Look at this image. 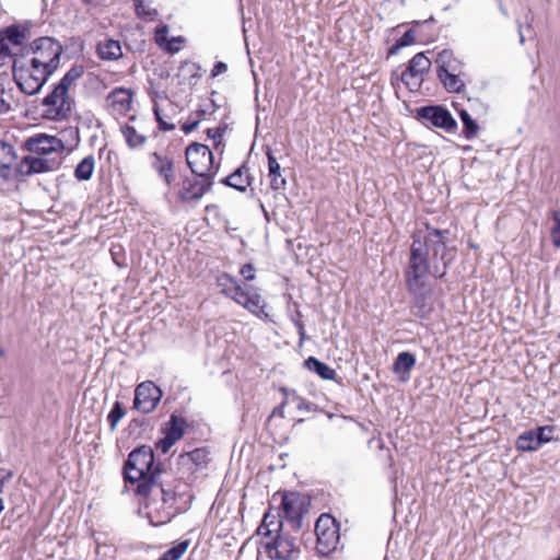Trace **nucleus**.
<instances>
[{
    "label": "nucleus",
    "mask_w": 560,
    "mask_h": 560,
    "mask_svg": "<svg viewBox=\"0 0 560 560\" xmlns=\"http://www.w3.org/2000/svg\"><path fill=\"white\" fill-rule=\"evenodd\" d=\"M151 165L167 186L175 180V168L173 159L158 152L151 154Z\"/></svg>",
    "instance_id": "20"
},
{
    "label": "nucleus",
    "mask_w": 560,
    "mask_h": 560,
    "mask_svg": "<svg viewBox=\"0 0 560 560\" xmlns=\"http://www.w3.org/2000/svg\"><path fill=\"white\" fill-rule=\"evenodd\" d=\"M175 443L176 441L174 439L165 434V436L155 444V447L162 454H166Z\"/></svg>",
    "instance_id": "46"
},
{
    "label": "nucleus",
    "mask_w": 560,
    "mask_h": 560,
    "mask_svg": "<svg viewBox=\"0 0 560 560\" xmlns=\"http://www.w3.org/2000/svg\"><path fill=\"white\" fill-rule=\"evenodd\" d=\"M167 43H171V45L173 47H176L175 44H182L183 43V38L182 37H173L171 40L167 39Z\"/></svg>",
    "instance_id": "57"
},
{
    "label": "nucleus",
    "mask_w": 560,
    "mask_h": 560,
    "mask_svg": "<svg viewBox=\"0 0 560 560\" xmlns=\"http://www.w3.org/2000/svg\"><path fill=\"white\" fill-rule=\"evenodd\" d=\"M315 534L317 538L316 550L322 556H328L336 550L339 542V528L335 518L323 514L315 524Z\"/></svg>",
    "instance_id": "6"
},
{
    "label": "nucleus",
    "mask_w": 560,
    "mask_h": 560,
    "mask_svg": "<svg viewBox=\"0 0 560 560\" xmlns=\"http://www.w3.org/2000/svg\"><path fill=\"white\" fill-rule=\"evenodd\" d=\"M418 115L430 121L434 127L452 131L456 128V120L452 114L442 106H423L418 109Z\"/></svg>",
    "instance_id": "15"
},
{
    "label": "nucleus",
    "mask_w": 560,
    "mask_h": 560,
    "mask_svg": "<svg viewBox=\"0 0 560 560\" xmlns=\"http://www.w3.org/2000/svg\"><path fill=\"white\" fill-rule=\"evenodd\" d=\"M265 550L272 560H298L301 553L295 539L287 533L278 534L267 540Z\"/></svg>",
    "instance_id": "8"
},
{
    "label": "nucleus",
    "mask_w": 560,
    "mask_h": 560,
    "mask_svg": "<svg viewBox=\"0 0 560 560\" xmlns=\"http://www.w3.org/2000/svg\"><path fill=\"white\" fill-rule=\"evenodd\" d=\"M0 113H8L11 109L9 102L4 100L5 83L9 81V73L5 68H0Z\"/></svg>",
    "instance_id": "41"
},
{
    "label": "nucleus",
    "mask_w": 560,
    "mask_h": 560,
    "mask_svg": "<svg viewBox=\"0 0 560 560\" xmlns=\"http://www.w3.org/2000/svg\"><path fill=\"white\" fill-rule=\"evenodd\" d=\"M282 527L283 522L279 511L269 510L264 515L262 522L258 527V534L265 536L266 538H271L273 537V534L275 536L281 534Z\"/></svg>",
    "instance_id": "23"
},
{
    "label": "nucleus",
    "mask_w": 560,
    "mask_h": 560,
    "mask_svg": "<svg viewBox=\"0 0 560 560\" xmlns=\"http://www.w3.org/2000/svg\"><path fill=\"white\" fill-rule=\"evenodd\" d=\"M4 354V351L2 348H0V358Z\"/></svg>",
    "instance_id": "61"
},
{
    "label": "nucleus",
    "mask_w": 560,
    "mask_h": 560,
    "mask_svg": "<svg viewBox=\"0 0 560 560\" xmlns=\"http://www.w3.org/2000/svg\"><path fill=\"white\" fill-rule=\"evenodd\" d=\"M412 296L411 313L419 318H428L434 310V295L432 287L428 283L407 285Z\"/></svg>",
    "instance_id": "9"
},
{
    "label": "nucleus",
    "mask_w": 560,
    "mask_h": 560,
    "mask_svg": "<svg viewBox=\"0 0 560 560\" xmlns=\"http://www.w3.org/2000/svg\"><path fill=\"white\" fill-rule=\"evenodd\" d=\"M133 92L126 88H115L106 97L107 108L113 115H126L132 108Z\"/></svg>",
    "instance_id": "18"
},
{
    "label": "nucleus",
    "mask_w": 560,
    "mask_h": 560,
    "mask_svg": "<svg viewBox=\"0 0 560 560\" xmlns=\"http://www.w3.org/2000/svg\"><path fill=\"white\" fill-rule=\"evenodd\" d=\"M213 177H187L183 180L179 198L183 202L199 200L211 189Z\"/></svg>",
    "instance_id": "14"
},
{
    "label": "nucleus",
    "mask_w": 560,
    "mask_h": 560,
    "mask_svg": "<svg viewBox=\"0 0 560 560\" xmlns=\"http://www.w3.org/2000/svg\"><path fill=\"white\" fill-rule=\"evenodd\" d=\"M27 174H38L57 170L59 161L56 158L32 154L23 159Z\"/></svg>",
    "instance_id": "21"
},
{
    "label": "nucleus",
    "mask_w": 560,
    "mask_h": 560,
    "mask_svg": "<svg viewBox=\"0 0 560 560\" xmlns=\"http://www.w3.org/2000/svg\"><path fill=\"white\" fill-rule=\"evenodd\" d=\"M162 398V390L151 381L143 382L136 387L133 408L143 412H152Z\"/></svg>",
    "instance_id": "12"
},
{
    "label": "nucleus",
    "mask_w": 560,
    "mask_h": 560,
    "mask_svg": "<svg viewBox=\"0 0 560 560\" xmlns=\"http://www.w3.org/2000/svg\"><path fill=\"white\" fill-rule=\"evenodd\" d=\"M1 144H2V148H3L4 150H5V149H7L8 151H11V150H12V147H10V145H5L4 143H1Z\"/></svg>",
    "instance_id": "60"
},
{
    "label": "nucleus",
    "mask_w": 560,
    "mask_h": 560,
    "mask_svg": "<svg viewBox=\"0 0 560 560\" xmlns=\"http://www.w3.org/2000/svg\"><path fill=\"white\" fill-rule=\"evenodd\" d=\"M149 500L145 503L147 516L150 523L154 526L164 525L176 516L179 512V508H170L158 499L147 497Z\"/></svg>",
    "instance_id": "16"
},
{
    "label": "nucleus",
    "mask_w": 560,
    "mask_h": 560,
    "mask_svg": "<svg viewBox=\"0 0 560 560\" xmlns=\"http://www.w3.org/2000/svg\"><path fill=\"white\" fill-rule=\"evenodd\" d=\"M5 482H7V478H1L0 479V493L3 492Z\"/></svg>",
    "instance_id": "58"
},
{
    "label": "nucleus",
    "mask_w": 560,
    "mask_h": 560,
    "mask_svg": "<svg viewBox=\"0 0 560 560\" xmlns=\"http://www.w3.org/2000/svg\"><path fill=\"white\" fill-rule=\"evenodd\" d=\"M33 58L31 61L46 67L50 71H56L60 63V56L63 51L62 46L51 37H40L32 44Z\"/></svg>",
    "instance_id": "5"
},
{
    "label": "nucleus",
    "mask_w": 560,
    "mask_h": 560,
    "mask_svg": "<svg viewBox=\"0 0 560 560\" xmlns=\"http://www.w3.org/2000/svg\"><path fill=\"white\" fill-rule=\"evenodd\" d=\"M416 364V358L410 352H400L395 359L393 370L400 375V381L406 382L409 380V374Z\"/></svg>",
    "instance_id": "26"
},
{
    "label": "nucleus",
    "mask_w": 560,
    "mask_h": 560,
    "mask_svg": "<svg viewBox=\"0 0 560 560\" xmlns=\"http://www.w3.org/2000/svg\"><path fill=\"white\" fill-rule=\"evenodd\" d=\"M399 43V46L406 47L408 45H411L415 43V34L413 31L409 30L407 31L400 39L397 40Z\"/></svg>",
    "instance_id": "50"
},
{
    "label": "nucleus",
    "mask_w": 560,
    "mask_h": 560,
    "mask_svg": "<svg viewBox=\"0 0 560 560\" xmlns=\"http://www.w3.org/2000/svg\"><path fill=\"white\" fill-rule=\"evenodd\" d=\"M153 113H154L155 119H156V121H158V124H159V128H160L161 130H163V131H171V130H174V129H175V125H174V124H170V122H167V121L163 118V116H162V114H161V110H160V108H159V106H158V105H155V106L153 107Z\"/></svg>",
    "instance_id": "45"
},
{
    "label": "nucleus",
    "mask_w": 560,
    "mask_h": 560,
    "mask_svg": "<svg viewBox=\"0 0 560 560\" xmlns=\"http://www.w3.org/2000/svg\"><path fill=\"white\" fill-rule=\"evenodd\" d=\"M435 63L438 67V75L451 72L463 73V63L455 58L453 52L450 50H442L439 52Z\"/></svg>",
    "instance_id": "25"
},
{
    "label": "nucleus",
    "mask_w": 560,
    "mask_h": 560,
    "mask_svg": "<svg viewBox=\"0 0 560 560\" xmlns=\"http://www.w3.org/2000/svg\"><path fill=\"white\" fill-rule=\"evenodd\" d=\"M518 34H520V42H521V44H524L525 37H524V34H523L521 28L518 30Z\"/></svg>",
    "instance_id": "59"
},
{
    "label": "nucleus",
    "mask_w": 560,
    "mask_h": 560,
    "mask_svg": "<svg viewBox=\"0 0 560 560\" xmlns=\"http://www.w3.org/2000/svg\"><path fill=\"white\" fill-rule=\"evenodd\" d=\"M188 541H180L176 546L166 550L159 560H179L187 551Z\"/></svg>",
    "instance_id": "40"
},
{
    "label": "nucleus",
    "mask_w": 560,
    "mask_h": 560,
    "mask_svg": "<svg viewBox=\"0 0 560 560\" xmlns=\"http://www.w3.org/2000/svg\"><path fill=\"white\" fill-rule=\"evenodd\" d=\"M222 183L240 191H244L250 184L248 170L240 167L233 174L222 179Z\"/></svg>",
    "instance_id": "28"
},
{
    "label": "nucleus",
    "mask_w": 560,
    "mask_h": 560,
    "mask_svg": "<svg viewBox=\"0 0 560 560\" xmlns=\"http://www.w3.org/2000/svg\"><path fill=\"white\" fill-rule=\"evenodd\" d=\"M228 70V66L224 62H217L212 69V77H218Z\"/></svg>",
    "instance_id": "52"
},
{
    "label": "nucleus",
    "mask_w": 560,
    "mask_h": 560,
    "mask_svg": "<svg viewBox=\"0 0 560 560\" xmlns=\"http://www.w3.org/2000/svg\"><path fill=\"white\" fill-rule=\"evenodd\" d=\"M556 560H560V555H559V558H558V559H556Z\"/></svg>",
    "instance_id": "62"
},
{
    "label": "nucleus",
    "mask_w": 560,
    "mask_h": 560,
    "mask_svg": "<svg viewBox=\"0 0 560 560\" xmlns=\"http://www.w3.org/2000/svg\"><path fill=\"white\" fill-rule=\"evenodd\" d=\"M428 235L424 238L422 244L428 248V255L432 253V256L435 258L438 256L441 259H444V254L446 250V235L450 233L447 230H438L428 228Z\"/></svg>",
    "instance_id": "19"
},
{
    "label": "nucleus",
    "mask_w": 560,
    "mask_h": 560,
    "mask_svg": "<svg viewBox=\"0 0 560 560\" xmlns=\"http://www.w3.org/2000/svg\"><path fill=\"white\" fill-rule=\"evenodd\" d=\"M463 73H441L439 80L444 85V88L451 93H459L464 90L465 83L460 78Z\"/></svg>",
    "instance_id": "32"
},
{
    "label": "nucleus",
    "mask_w": 560,
    "mask_h": 560,
    "mask_svg": "<svg viewBox=\"0 0 560 560\" xmlns=\"http://www.w3.org/2000/svg\"><path fill=\"white\" fill-rule=\"evenodd\" d=\"M281 505L288 521L298 522L301 518L304 511V502L299 494H285Z\"/></svg>",
    "instance_id": "24"
},
{
    "label": "nucleus",
    "mask_w": 560,
    "mask_h": 560,
    "mask_svg": "<svg viewBox=\"0 0 560 560\" xmlns=\"http://www.w3.org/2000/svg\"><path fill=\"white\" fill-rule=\"evenodd\" d=\"M268 158V171L269 176L271 178L270 185L272 189H281L285 186V179L282 177L280 172V164L277 159L273 156L271 151L267 152Z\"/></svg>",
    "instance_id": "29"
},
{
    "label": "nucleus",
    "mask_w": 560,
    "mask_h": 560,
    "mask_svg": "<svg viewBox=\"0 0 560 560\" xmlns=\"http://www.w3.org/2000/svg\"><path fill=\"white\" fill-rule=\"evenodd\" d=\"M10 69L13 70V78L16 82L19 89L27 94V95H34L40 91V89L44 86L43 83L39 82V80H36L30 75H26L24 73V68L16 69L15 61L11 63Z\"/></svg>",
    "instance_id": "22"
},
{
    "label": "nucleus",
    "mask_w": 560,
    "mask_h": 560,
    "mask_svg": "<svg viewBox=\"0 0 560 560\" xmlns=\"http://www.w3.org/2000/svg\"><path fill=\"white\" fill-rule=\"evenodd\" d=\"M26 39V30L19 25H11L0 31V68L10 69L13 59V47L23 45Z\"/></svg>",
    "instance_id": "7"
},
{
    "label": "nucleus",
    "mask_w": 560,
    "mask_h": 560,
    "mask_svg": "<svg viewBox=\"0 0 560 560\" xmlns=\"http://www.w3.org/2000/svg\"><path fill=\"white\" fill-rule=\"evenodd\" d=\"M161 472L160 464L154 463L153 450L147 445L133 450L124 466L125 481L137 486L149 482L151 477L159 478Z\"/></svg>",
    "instance_id": "1"
},
{
    "label": "nucleus",
    "mask_w": 560,
    "mask_h": 560,
    "mask_svg": "<svg viewBox=\"0 0 560 560\" xmlns=\"http://www.w3.org/2000/svg\"><path fill=\"white\" fill-rule=\"evenodd\" d=\"M179 460L183 466H189L191 463L196 466H201L207 463L208 453L203 448H196L189 453L180 455Z\"/></svg>",
    "instance_id": "35"
},
{
    "label": "nucleus",
    "mask_w": 560,
    "mask_h": 560,
    "mask_svg": "<svg viewBox=\"0 0 560 560\" xmlns=\"http://www.w3.org/2000/svg\"><path fill=\"white\" fill-rule=\"evenodd\" d=\"M535 435L541 438V445L546 442L550 441V435L546 434V432L550 433L551 429L549 427H539L534 430Z\"/></svg>",
    "instance_id": "49"
},
{
    "label": "nucleus",
    "mask_w": 560,
    "mask_h": 560,
    "mask_svg": "<svg viewBox=\"0 0 560 560\" xmlns=\"http://www.w3.org/2000/svg\"><path fill=\"white\" fill-rule=\"evenodd\" d=\"M552 218L556 225L551 230L552 243L557 248H560V210L555 211Z\"/></svg>",
    "instance_id": "43"
},
{
    "label": "nucleus",
    "mask_w": 560,
    "mask_h": 560,
    "mask_svg": "<svg viewBox=\"0 0 560 560\" xmlns=\"http://www.w3.org/2000/svg\"><path fill=\"white\" fill-rule=\"evenodd\" d=\"M400 48H402V46H399V43H396L393 47L389 48L388 54L395 55Z\"/></svg>",
    "instance_id": "55"
},
{
    "label": "nucleus",
    "mask_w": 560,
    "mask_h": 560,
    "mask_svg": "<svg viewBox=\"0 0 560 560\" xmlns=\"http://www.w3.org/2000/svg\"><path fill=\"white\" fill-rule=\"evenodd\" d=\"M218 285L222 293L233 299L237 304L250 313L261 316L264 312L265 301L255 290H244L238 282L230 275L223 273L218 278Z\"/></svg>",
    "instance_id": "3"
},
{
    "label": "nucleus",
    "mask_w": 560,
    "mask_h": 560,
    "mask_svg": "<svg viewBox=\"0 0 560 560\" xmlns=\"http://www.w3.org/2000/svg\"><path fill=\"white\" fill-rule=\"evenodd\" d=\"M125 410L119 401H116L109 411L107 419L109 421L110 431H115L118 422L124 418Z\"/></svg>",
    "instance_id": "42"
},
{
    "label": "nucleus",
    "mask_w": 560,
    "mask_h": 560,
    "mask_svg": "<svg viewBox=\"0 0 560 560\" xmlns=\"http://www.w3.org/2000/svg\"><path fill=\"white\" fill-rule=\"evenodd\" d=\"M444 275L445 270H440L438 266H431L428 260V248H425L422 241L415 235L406 270L407 285L428 282L429 276L441 278Z\"/></svg>",
    "instance_id": "2"
},
{
    "label": "nucleus",
    "mask_w": 560,
    "mask_h": 560,
    "mask_svg": "<svg viewBox=\"0 0 560 560\" xmlns=\"http://www.w3.org/2000/svg\"><path fill=\"white\" fill-rule=\"evenodd\" d=\"M186 160L189 168L198 177H214L218 167L213 165V154L208 145L191 143L186 149Z\"/></svg>",
    "instance_id": "4"
},
{
    "label": "nucleus",
    "mask_w": 560,
    "mask_h": 560,
    "mask_svg": "<svg viewBox=\"0 0 560 560\" xmlns=\"http://www.w3.org/2000/svg\"><path fill=\"white\" fill-rule=\"evenodd\" d=\"M241 275L248 281L255 279V268L252 264H246L241 269Z\"/></svg>",
    "instance_id": "48"
},
{
    "label": "nucleus",
    "mask_w": 560,
    "mask_h": 560,
    "mask_svg": "<svg viewBox=\"0 0 560 560\" xmlns=\"http://www.w3.org/2000/svg\"><path fill=\"white\" fill-rule=\"evenodd\" d=\"M43 106L46 107V117L54 120L66 119L72 110L73 100L69 93L55 86L43 100Z\"/></svg>",
    "instance_id": "10"
},
{
    "label": "nucleus",
    "mask_w": 560,
    "mask_h": 560,
    "mask_svg": "<svg viewBox=\"0 0 560 560\" xmlns=\"http://www.w3.org/2000/svg\"><path fill=\"white\" fill-rule=\"evenodd\" d=\"M73 84L72 80H70L66 74L56 85L58 89H62V91L69 93V88Z\"/></svg>",
    "instance_id": "51"
},
{
    "label": "nucleus",
    "mask_w": 560,
    "mask_h": 560,
    "mask_svg": "<svg viewBox=\"0 0 560 560\" xmlns=\"http://www.w3.org/2000/svg\"><path fill=\"white\" fill-rule=\"evenodd\" d=\"M95 168V159L93 155H88L84 158L75 167L74 176L78 180H89Z\"/></svg>",
    "instance_id": "33"
},
{
    "label": "nucleus",
    "mask_w": 560,
    "mask_h": 560,
    "mask_svg": "<svg viewBox=\"0 0 560 560\" xmlns=\"http://www.w3.org/2000/svg\"><path fill=\"white\" fill-rule=\"evenodd\" d=\"M26 147L32 154L49 155L51 153H60L63 150V143L55 136L37 135L26 141Z\"/></svg>",
    "instance_id": "17"
},
{
    "label": "nucleus",
    "mask_w": 560,
    "mask_h": 560,
    "mask_svg": "<svg viewBox=\"0 0 560 560\" xmlns=\"http://www.w3.org/2000/svg\"><path fill=\"white\" fill-rule=\"evenodd\" d=\"M431 60L423 54H416L401 73L402 83L412 92L418 91L423 81V74L430 70Z\"/></svg>",
    "instance_id": "11"
},
{
    "label": "nucleus",
    "mask_w": 560,
    "mask_h": 560,
    "mask_svg": "<svg viewBox=\"0 0 560 560\" xmlns=\"http://www.w3.org/2000/svg\"><path fill=\"white\" fill-rule=\"evenodd\" d=\"M185 420L172 415L170 421L165 424L164 433L174 439L176 442L184 435Z\"/></svg>",
    "instance_id": "34"
},
{
    "label": "nucleus",
    "mask_w": 560,
    "mask_h": 560,
    "mask_svg": "<svg viewBox=\"0 0 560 560\" xmlns=\"http://www.w3.org/2000/svg\"><path fill=\"white\" fill-rule=\"evenodd\" d=\"M459 117L464 126L463 133L465 138L468 140L475 138L479 131L478 124L471 118V116L465 109L459 110Z\"/></svg>",
    "instance_id": "36"
},
{
    "label": "nucleus",
    "mask_w": 560,
    "mask_h": 560,
    "mask_svg": "<svg viewBox=\"0 0 560 560\" xmlns=\"http://www.w3.org/2000/svg\"><path fill=\"white\" fill-rule=\"evenodd\" d=\"M96 50L98 57L103 60H117L122 56L120 43L114 39L100 42Z\"/></svg>",
    "instance_id": "27"
},
{
    "label": "nucleus",
    "mask_w": 560,
    "mask_h": 560,
    "mask_svg": "<svg viewBox=\"0 0 560 560\" xmlns=\"http://www.w3.org/2000/svg\"><path fill=\"white\" fill-rule=\"evenodd\" d=\"M55 71H50L49 69H46L44 66H39L36 62L31 61V68L24 69V73L26 75H30L36 80H39L40 83L45 84L49 77Z\"/></svg>",
    "instance_id": "38"
},
{
    "label": "nucleus",
    "mask_w": 560,
    "mask_h": 560,
    "mask_svg": "<svg viewBox=\"0 0 560 560\" xmlns=\"http://www.w3.org/2000/svg\"><path fill=\"white\" fill-rule=\"evenodd\" d=\"M296 326H298V329H299L300 338L303 339L304 335H305L304 326H303V324L301 322H298Z\"/></svg>",
    "instance_id": "56"
},
{
    "label": "nucleus",
    "mask_w": 560,
    "mask_h": 560,
    "mask_svg": "<svg viewBox=\"0 0 560 560\" xmlns=\"http://www.w3.org/2000/svg\"><path fill=\"white\" fill-rule=\"evenodd\" d=\"M305 366L312 371L318 374L323 380H335L336 372L330 366L325 364L324 362L317 360L314 357H310L304 362Z\"/></svg>",
    "instance_id": "31"
},
{
    "label": "nucleus",
    "mask_w": 560,
    "mask_h": 560,
    "mask_svg": "<svg viewBox=\"0 0 560 560\" xmlns=\"http://www.w3.org/2000/svg\"><path fill=\"white\" fill-rule=\"evenodd\" d=\"M541 446V438L534 430L523 432L516 440V447L523 452L536 451Z\"/></svg>",
    "instance_id": "30"
},
{
    "label": "nucleus",
    "mask_w": 560,
    "mask_h": 560,
    "mask_svg": "<svg viewBox=\"0 0 560 560\" xmlns=\"http://www.w3.org/2000/svg\"><path fill=\"white\" fill-rule=\"evenodd\" d=\"M223 131L224 130L221 128L208 129V136L215 140L222 137Z\"/></svg>",
    "instance_id": "54"
},
{
    "label": "nucleus",
    "mask_w": 560,
    "mask_h": 560,
    "mask_svg": "<svg viewBox=\"0 0 560 560\" xmlns=\"http://www.w3.org/2000/svg\"><path fill=\"white\" fill-rule=\"evenodd\" d=\"M167 34L168 26L162 25L159 26L155 31V43L161 47L166 49L170 52H176L179 50V47H173L171 43H167Z\"/></svg>",
    "instance_id": "39"
},
{
    "label": "nucleus",
    "mask_w": 560,
    "mask_h": 560,
    "mask_svg": "<svg viewBox=\"0 0 560 560\" xmlns=\"http://www.w3.org/2000/svg\"><path fill=\"white\" fill-rule=\"evenodd\" d=\"M199 126V120H194V121H190V122H185L183 126H182V129L185 133H190L191 131H194L195 129H197Z\"/></svg>",
    "instance_id": "53"
},
{
    "label": "nucleus",
    "mask_w": 560,
    "mask_h": 560,
    "mask_svg": "<svg viewBox=\"0 0 560 560\" xmlns=\"http://www.w3.org/2000/svg\"><path fill=\"white\" fill-rule=\"evenodd\" d=\"M136 12L139 16L152 19L156 15V10L150 9L142 0H135Z\"/></svg>",
    "instance_id": "44"
},
{
    "label": "nucleus",
    "mask_w": 560,
    "mask_h": 560,
    "mask_svg": "<svg viewBox=\"0 0 560 560\" xmlns=\"http://www.w3.org/2000/svg\"><path fill=\"white\" fill-rule=\"evenodd\" d=\"M121 132L131 149L141 147L145 142V137L138 133L137 130L129 125L122 126Z\"/></svg>",
    "instance_id": "37"
},
{
    "label": "nucleus",
    "mask_w": 560,
    "mask_h": 560,
    "mask_svg": "<svg viewBox=\"0 0 560 560\" xmlns=\"http://www.w3.org/2000/svg\"><path fill=\"white\" fill-rule=\"evenodd\" d=\"M83 74V68L82 67H78V66H74L72 68H70L66 75L72 80V82L74 83L78 79H80Z\"/></svg>",
    "instance_id": "47"
},
{
    "label": "nucleus",
    "mask_w": 560,
    "mask_h": 560,
    "mask_svg": "<svg viewBox=\"0 0 560 560\" xmlns=\"http://www.w3.org/2000/svg\"><path fill=\"white\" fill-rule=\"evenodd\" d=\"M136 492L141 497L155 498L170 508H177V493L171 488H165L164 483L160 480V477L156 479L151 477L149 482L147 481L145 483L138 485Z\"/></svg>",
    "instance_id": "13"
}]
</instances>
